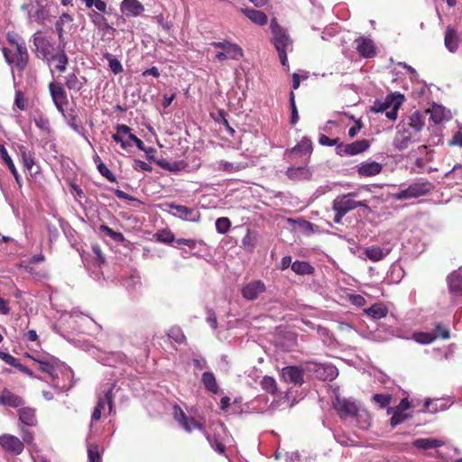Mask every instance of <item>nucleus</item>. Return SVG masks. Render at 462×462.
<instances>
[{
    "mask_svg": "<svg viewBox=\"0 0 462 462\" xmlns=\"http://www.w3.org/2000/svg\"><path fill=\"white\" fill-rule=\"evenodd\" d=\"M34 123L37 127L41 128L42 131L50 132L51 131V124L47 117L39 116L34 119Z\"/></svg>",
    "mask_w": 462,
    "mask_h": 462,
    "instance_id": "obj_60",
    "label": "nucleus"
},
{
    "mask_svg": "<svg viewBox=\"0 0 462 462\" xmlns=\"http://www.w3.org/2000/svg\"><path fill=\"white\" fill-rule=\"evenodd\" d=\"M231 226V221L227 217H218L216 220L217 232L225 234L228 232Z\"/></svg>",
    "mask_w": 462,
    "mask_h": 462,
    "instance_id": "obj_51",
    "label": "nucleus"
},
{
    "mask_svg": "<svg viewBox=\"0 0 462 462\" xmlns=\"http://www.w3.org/2000/svg\"><path fill=\"white\" fill-rule=\"evenodd\" d=\"M0 404L18 407L23 405V400L19 395L13 393V392L4 390L0 394Z\"/></svg>",
    "mask_w": 462,
    "mask_h": 462,
    "instance_id": "obj_31",
    "label": "nucleus"
},
{
    "mask_svg": "<svg viewBox=\"0 0 462 462\" xmlns=\"http://www.w3.org/2000/svg\"><path fill=\"white\" fill-rule=\"evenodd\" d=\"M65 49L66 48H60V44H58L56 52L52 51L51 57V61L56 62L55 69L60 72L65 71L69 63V57L65 51Z\"/></svg>",
    "mask_w": 462,
    "mask_h": 462,
    "instance_id": "obj_26",
    "label": "nucleus"
},
{
    "mask_svg": "<svg viewBox=\"0 0 462 462\" xmlns=\"http://www.w3.org/2000/svg\"><path fill=\"white\" fill-rule=\"evenodd\" d=\"M245 15L249 18L252 22L257 24H266L268 17L266 14L261 12V10L255 9H244Z\"/></svg>",
    "mask_w": 462,
    "mask_h": 462,
    "instance_id": "obj_39",
    "label": "nucleus"
},
{
    "mask_svg": "<svg viewBox=\"0 0 462 462\" xmlns=\"http://www.w3.org/2000/svg\"><path fill=\"white\" fill-rule=\"evenodd\" d=\"M161 167L167 169L171 171H180V169H183L185 167V164L183 162H166V161H162V162H159Z\"/></svg>",
    "mask_w": 462,
    "mask_h": 462,
    "instance_id": "obj_58",
    "label": "nucleus"
},
{
    "mask_svg": "<svg viewBox=\"0 0 462 462\" xmlns=\"http://www.w3.org/2000/svg\"><path fill=\"white\" fill-rule=\"evenodd\" d=\"M356 49L360 56L365 58L374 57L376 54V46L370 38L359 37L355 40Z\"/></svg>",
    "mask_w": 462,
    "mask_h": 462,
    "instance_id": "obj_19",
    "label": "nucleus"
},
{
    "mask_svg": "<svg viewBox=\"0 0 462 462\" xmlns=\"http://www.w3.org/2000/svg\"><path fill=\"white\" fill-rule=\"evenodd\" d=\"M271 31L273 33V42L277 52L279 53L281 64L289 69L288 51H291L293 49L290 35L287 34L286 31L283 30L280 24L276 23L275 20L271 21Z\"/></svg>",
    "mask_w": 462,
    "mask_h": 462,
    "instance_id": "obj_1",
    "label": "nucleus"
},
{
    "mask_svg": "<svg viewBox=\"0 0 462 462\" xmlns=\"http://www.w3.org/2000/svg\"><path fill=\"white\" fill-rule=\"evenodd\" d=\"M116 387V383H110L104 385L102 391L98 395V402L93 411L91 419L92 420H97L102 416V410L107 405L109 412L113 411V390Z\"/></svg>",
    "mask_w": 462,
    "mask_h": 462,
    "instance_id": "obj_6",
    "label": "nucleus"
},
{
    "mask_svg": "<svg viewBox=\"0 0 462 462\" xmlns=\"http://www.w3.org/2000/svg\"><path fill=\"white\" fill-rule=\"evenodd\" d=\"M309 171L306 167H290L287 170V175L290 179L306 178Z\"/></svg>",
    "mask_w": 462,
    "mask_h": 462,
    "instance_id": "obj_48",
    "label": "nucleus"
},
{
    "mask_svg": "<svg viewBox=\"0 0 462 462\" xmlns=\"http://www.w3.org/2000/svg\"><path fill=\"white\" fill-rule=\"evenodd\" d=\"M155 238L157 241L163 244H171L175 241L172 232L169 231V229H162V231L157 232L155 234Z\"/></svg>",
    "mask_w": 462,
    "mask_h": 462,
    "instance_id": "obj_50",
    "label": "nucleus"
},
{
    "mask_svg": "<svg viewBox=\"0 0 462 462\" xmlns=\"http://www.w3.org/2000/svg\"><path fill=\"white\" fill-rule=\"evenodd\" d=\"M434 189L433 184L430 181H417L412 182L406 189L393 193V197L397 200L412 199V198H419L429 194Z\"/></svg>",
    "mask_w": 462,
    "mask_h": 462,
    "instance_id": "obj_4",
    "label": "nucleus"
},
{
    "mask_svg": "<svg viewBox=\"0 0 462 462\" xmlns=\"http://www.w3.org/2000/svg\"><path fill=\"white\" fill-rule=\"evenodd\" d=\"M260 384L264 391L271 393V394L277 392V383L274 377L265 375L262 378Z\"/></svg>",
    "mask_w": 462,
    "mask_h": 462,
    "instance_id": "obj_47",
    "label": "nucleus"
},
{
    "mask_svg": "<svg viewBox=\"0 0 462 462\" xmlns=\"http://www.w3.org/2000/svg\"><path fill=\"white\" fill-rule=\"evenodd\" d=\"M32 42L38 56L51 64V57L53 52L52 42H51L47 37H43V35L38 33L32 35Z\"/></svg>",
    "mask_w": 462,
    "mask_h": 462,
    "instance_id": "obj_12",
    "label": "nucleus"
},
{
    "mask_svg": "<svg viewBox=\"0 0 462 462\" xmlns=\"http://www.w3.org/2000/svg\"><path fill=\"white\" fill-rule=\"evenodd\" d=\"M16 57L18 67L21 69L26 67L27 61L29 60V53L24 44L16 45Z\"/></svg>",
    "mask_w": 462,
    "mask_h": 462,
    "instance_id": "obj_45",
    "label": "nucleus"
},
{
    "mask_svg": "<svg viewBox=\"0 0 462 462\" xmlns=\"http://www.w3.org/2000/svg\"><path fill=\"white\" fill-rule=\"evenodd\" d=\"M282 377L286 382H291L294 384H301L304 382V372L296 365L284 366L282 369Z\"/></svg>",
    "mask_w": 462,
    "mask_h": 462,
    "instance_id": "obj_21",
    "label": "nucleus"
},
{
    "mask_svg": "<svg viewBox=\"0 0 462 462\" xmlns=\"http://www.w3.org/2000/svg\"><path fill=\"white\" fill-rule=\"evenodd\" d=\"M201 380L207 391L211 393H217L219 391L217 381L212 372H205L202 374Z\"/></svg>",
    "mask_w": 462,
    "mask_h": 462,
    "instance_id": "obj_41",
    "label": "nucleus"
},
{
    "mask_svg": "<svg viewBox=\"0 0 462 462\" xmlns=\"http://www.w3.org/2000/svg\"><path fill=\"white\" fill-rule=\"evenodd\" d=\"M168 336L179 344L185 341V334H183L180 327H171V328L168 330Z\"/></svg>",
    "mask_w": 462,
    "mask_h": 462,
    "instance_id": "obj_53",
    "label": "nucleus"
},
{
    "mask_svg": "<svg viewBox=\"0 0 462 462\" xmlns=\"http://www.w3.org/2000/svg\"><path fill=\"white\" fill-rule=\"evenodd\" d=\"M104 58L107 60L109 69H111L114 74H120V72L124 71V67L121 60L116 59V57L112 55V53L105 52Z\"/></svg>",
    "mask_w": 462,
    "mask_h": 462,
    "instance_id": "obj_44",
    "label": "nucleus"
},
{
    "mask_svg": "<svg viewBox=\"0 0 462 462\" xmlns=\"http://www.w3.org/2000/svg\"><path fill=\"white\" fill-rule=\"evenodd\" d=\"M130 135L134 134L129 126H126V125H117L116 133L112 135V139L116 143H120L123 149H127V147H131V143L127 141L126 136L130 139Z\"/></svg>",
    "mask_w": 462,
    "mask_h": 462,
    "instance_id": "obj_24",
    "label": "nucleus"
},
{
    "mask_svg": "<svg viewBox=\"0 0 462 462\" xmlns=\"http://www.w3.org/2000/svg\"><path fill=\"white\" fill-rule=\"evenodd\" d=\"M22 9L27 12L28 20L30 22L35 21L40 24L45 23V21L48 20L50 16V10L40 2L36 3L35 9L32 3L23 5Z\"/></svg>",
    "mask_w": 462,
    "mask_h": 462,
    "instance_id": "obj_10",
    "label": "nucleus"
},
{
    "mask_svg": "<svg viewBox=\"0 0 462 462\" xmlns=\"http://www.w3.org/2000/svg\"><path fill=\"white\" fill-rule=\"evenodd\" d=\"M448 288L454 293H462V273L461 272H453L448 277Z\"/></svg>",
    "mask_w": 462,
    "mask_h": 462,
    "instance_id": "obj_38",
    "label": "nucleus"
},
{
    "mask_svg": "<svg viewBox=\"0 0 462 462\" xmlns=\"http://www.w3.org/2000/svg\"><path fill=\"white\" fill-rule=\"evenodd\" d=\"M412 445L417 448L430 449L444 446L445 441L436 438H419L412 441Z\"/></svg>",
    "mask_w": 462,
    "mask_h": 462,
    "instance_id": "obj_29",
    "label": "nucleus"
},
{
    "mask_svg": "<svg viewBox=\"0 0 462 462\" xmlns=\"http://www.w3.org/2000/svg\"><path fill=\"white\" fill-rule=\"evenodd\" d=\"M0 157L6 163L10 172L14 175L15 181L21 185V177L15 168V164L4 145H0Z\"/></svg>",
    "mask_w": 462,
    "mask_h": 462,
    "instance_id": "obj_33",
    "label": "nucleus"
},
{
    "mask_svg": "<svg viewBox=\"0 0 462 462\" xmlns=\"http://www.w3.org/2000/svg\"><path fill=\"white\" fill-rule=\"evenodd\" d=\"M365 312L374 319H380L387 316L388 309L382 303H375L370 308L365 309Z\"/></svg>",
    "mask_w": 462,
    "mask_h": 462,
    "instance_id": "obj_37",
    "label": "nucleus"
},
{
    "mask_svg": "<svg viewBox=\"0 0 462 462\" xmlns=\"http://www.w3.org/2000/svg\"><path fill=\"white\" fill-rule=\"evenodd\" d=\"M403 99V95L401 93H392L383 100L376 99L371 110L374 113H385V116L393 121L398 117V109L402 106Z\"/></svg>",
    "mask_w": 462,
    "mask_h": 462,
    "instance_id": "obj_2",
    "label": "nucleus"
},
{
    "mask_svg": "<svg viewBox=\"0 0 462 462\" xmlns=\"http://www.w3.org/2000/svg\"><path fill=\"white\" fill-rule=\"evenodd\" d=\"M391 249H382L380 246H369L365 250V254L370 261L377 262L385 258L389 254Z\"/></svg>",
    "mask_w": 462,
    "mask_h": 462,
    "instance_id": "obj_35",
    "label": "nucleus"
},
{
    "mask_svg": "<svg viewBox=\"0 0 462 462\" xmlns=\"http://www.w3.org/2000/svg\"><path fill=\"white\" fill-rule=\"evenodd\" d=\"M388 413H392V418L390 420V424L392 427H396V425L402 423L405 420H407V415L399 411L397 406L395 408H390L387 410Z\"/></svg>",
    "mask_w": 462,
    "mask_h": 462,
    "instance_id": "obj_46",
    "label": "nucleus"
},
{
    "mask_svg": "<svg viewBox=\"0 0 462 462\" xmlns=\"http://www.w3.org/2000/svg\"><path fill=\"white\" fill-rule=\"evenodd\" d=\"M266 291V285L261 280H254L246 283L242 290L241 293L246 300H255L260 294Z\"/></svg>",
    "mask_w": 462,
    "mask_h": 462,
    "instance_id": "obj_18",
    "label": "nucleus"
},
{
    "mask_svg": "<svg viewBox=\"0 0 462 462\" xmlns=\"http://www.w3.org/2000/svg\"><path fill=\"white\" fill-rule=\"evenodd\" d=\"M74 21L72 15L68 13H63L55 21V31L57 32L59 44L60 47H66L67 38L65 36L64 25L70 24Z\"/></svg>",
    "mask_w": 462,
    "mask_h": 462,
    "instance_id": "obj_20",
    "label": "nucleus"
},
{
    "mask_svg": "<svg viewBox=\"0 0 462 462\" xmlns=\"http://www.w3.org/2000/svg\"><path fill=\"white\" fill-rule=\"evenodd\" d=\"M356 196V192H349L346 195L336 197L332 205L333 211L336 213L333 217L334 222L341 223L344 216L356 208L367 207L365 202H357V200H355L354 197Z\"/></svg>",
    "mask_w": 462,
    "mask_h": 462,
    "instance_id": "obj_3",
    "label": "nucleus"
},
{
    "mask_svg": "<svg viewBox=\"0 0 462 462\" xmlns=\"http://www.w3.org/2000/svg\"><path fill=\"white\" fill-rule=\"evenodd\" d=\"M291 270L298 275H310L315 272V268L306 261L292 262Z\"/></svg>",
    "mask_w": 462,
    "mask_h": 462,
    "instance_id": "obj_40",
    "label": "nucleus"
},
{
    "mask_svg": "<svg viewBox=\"0 0 462 462\" xmlns=\"http://www.w3.org/2000/svg\"><path fill=\"white\" fill-rule=\"evenodd\" d=\"M411 143H414V135H412L411 131H410L406 121L402 120L397 126V132L393 140V145L396 150L402 151L407 149Z\"/></svg>",
    "mask_w": 462,
    "mask_h": 462,
    "instance_id": "obj_8",
    "label": "nucleus"
},
{
    "mask_svg": "<svg viewBox=\"0 0 462 462\" xmlns=\"http://www.w3.org/2000/svg\"><path fill=\"white\" fill-rule=\"evenodd\" d=\"M18 413H19V419L23 424L35 425L37 423V419H36L34 409L23 408V409L19 410Z\"/></svg>",
    "mask_w": 462,
    "mask_h": 462,
    "instance_id": "obj_42",
    "label": "nucleus"
},
{
    "mask_svg": "<svg viewBox=\"0 0 462 462\" xmlns=\"http://www.w3.org/2000/svg\"><path fill=\"white\" fill-rule=\"evenodd\" d=\"M248 167L247 162H228V161L221 160L217 162V171L227 172V174H234Z\"/></svg>",
    "mask_w": 462,
    "mask_h": 462,
    "instance_id": "obj_28",
    "label": "nucleus"
},
{
    "mask_svg": "<svg viewBox=\"0 0 462 462\" xmlns=\"http://www.w3.org/2000/svg\"><path fill=\"white\" fill-rule=\"evenodd\" d=\"M88 457L90 462H98L100 460L99 449L97 445L88 446Z\"/></svg>",
    "mask_w": 462,
    "mask_h": 462,
    "instance_id": "obj_57",
    "label": "nucleus"
},
{
    "mask_svg": "<svg viewBox=\"0 0 462 462\" xmlns=\"http://www.w3.org/2000/svg\"><path fill=\"white\" fill-rule=\"evenodd\" d=\"M88 16L92 22L93 24L96 25V27L102 29L105 31V29H112V27L109 25L107 19L104 15H102L101 13L96 12V10H92Z\"/></svg>",
    "mask_w": 462,
    "mask_h": 462,
    "instance_id": "obj_43",
    "label": "nucleus"
},
{
    "mask_svg": "<svg viewBox=\"0 0 462 462\" xmlns=\"http://www.w3.org/2000/svg\"><path fill=\"white\" fill-rule=\"evenodd\" d=\"M373 400L375 403H377L381 409H383V407H386L389 405L392 395L391 394H382V393H375L373 395Z\"/></svg>",
    "mask_w": 462,
    "mask_h": 462,
    "instance_id": "obj_54",
    "label": "nucleus"
},
{
    "mask_svg": "<svg viewBox=\"0 0 462 462\" xmlns=\"http://www.w3.org/2000/svg\"><path fill=\"white\" fill-rule=\"evenodd\" d=\"M206 312H207V322L209 324V326L212 328V329H217V316L214 312V310H212V309H206Z\"/></svg>",
    "mask_w": 462,
    "mask_h": 462,
    "instance_id": "obj_61",
    "label": "nucleus"
},
{
    "mask_svg": "<svg viewBox=\"0 0 462 462\" xmlns=\"http://www.w3.org/2000/svg\"><path fill=\"white\" fill-rule=\"evenodd\" d=\"M334 437L336 441H337L340 445L343 446H350L353 445L354 443L352 439L348 438L347 435L344 433H336Z\"/></svg>",
    "mask_w": 462,
    "mask_h": 462,
    "instance_id": "obj_62",
    "label": "nucleus"
},
{
    "mask_svg": "<svg viewBox=\"0 0 462 462\" xmlns=\"http://www.w3.org/2000/svg\"><path fill=\"white\" fill-rule=\"evenodd\" d=\"M0 446L11 454H21L23 449V441L12 434L0 435Z\"/></svg>",
    "mask_w": 462,
    "mask_h": 462,
    "instance_id": "obj_17",
    "label": "nucleus"
},
{
    "mask_svg": "<svg viewBox=\"0 0 462 462\" xmlns=\"http://www.w3.org/2000/svg\"><path fill=\"white\" fill-rule=\"evenodd\" d=\"M427 115L426 110L423 113L414 112L405 119L407 126L414 136L413 143L420 142V133L425 127Z\"/></svg>",
    "mask_w": 462,
    "mask_h": 462,
    "instance_id": "obj_11",
    "label": "nucleus"
},
{
    "mask_svg": "<svg viewBox=\"0 0 462 462\" xmlns=\"http://www.w3.org/2000/svg\"><path fill=\"white\" fill-rule=\"evenodd\" d=\"M120 10L127 16H139L144 11V6L138 0H123Z\"/></svg>",
    "mask_w": 462,
    "mask_h": 462,
    "instance_id": "obj_23",
    "label": "nucleus"
},
{
    "mask_svg": "<svg viewBox=\"0 0 462 462\" xmlns=\"http://www.w3.org/2000/svg\"><path fill=\"white\" fill-rule=\"evenodd\" d=\"M460 42V38L456 29L452 26H448L444 36V44L449 52H457Z\"/></svg>",
    "mask_w": 462,
    "mask_h": 462,
    "instance_id": "obj_22",
    "label": "nucleus"
},
{
    "mask_svg": "<svg viewBox=\"0 0 462 462\" xmlns=\"http://www.w3.org/2000/svg\"><path fill=\"white\" fill-rule=\"evenodd\" d=\"M0 358L9 365L15 367V357L13 355L8 354V352H5L0 350Z\"/></svg>",
    "mask_w": 462,
    "mask_h": 462,
    "instance_id": "obj_64",
    "label": "nucleus"
},
{
    "mask_svg": "<svg viewBox=\"0 0 462 462\" xmlns=\"http://www.w3.org/2000/svg\"><path fill=\"white\" fill-rule=\"evenodd\" d=\"M49 89L51 96L52 97V101L56 106L57 109L63 115L64 114V106L68 103L67 99V92L64 89L63 86L60 84H56V82H50Z\"/></svg>",
    "mask_w": 462,
    "mask_h": 462,
    "instance_id": "obj_14",
    "label": "nucleus"
},
{
    "mask_svg": "<svg viewBox=\"0 0 462 462\" xmlns=\"http://www.w3.org/2000/svg\"><path fill=\"white\" fill-rule=\"evenodd\" d=\"M86 81L85 77H79L75 71H72L65 77V86L75 92H79V90L83 88L84 85H86Z\"/></svg>",
    "mask_w": 462,
    "mask_h": 462,
    "instance_id": "obj_30",
    "label": "nucleus"
},
{
    "mask_svg": "<svg viewBox=\"0 0 462 462\" xmlns=\"http://www.w3.org/2000/svg\"><path fill=\"white\" fill-rule=\"evenodd\" d=\"M436 338L437 337H442V338H449V332L447 328V327L439 325L435 326V332H434Z\"/></svg>",
    "mask_w": 462,
    "mask_h": 462,
    "instance_id": "obj_63",
    "label": "nucleus"
},
{
    "mask_svg": "<svg viewBox=\"0 0 462 462\" xmlns=\"http://www.w3.org/2000/svg\"><path fill=\"white\" fill-rule=\"evenodd\" d=\"M23 163L28 171H31L34 164V159L31 152H27L26 150L22 151Z\"/></svg>",
    "mask_w": 462,
    "mask_h": 462,
    "instance_id": "obj_59",
    "label": "nucleus"
},
{
    "mask_svg": "<svg viewBox=\"0 0 462 462\" xmlns=\"http://www.w3.org/2000/svg\"><path fill=\"white\" fill-rule=\"evenodd\" d=\"M38 363H39V369L42 370L43 373L48 374L50 375V377H51L55 387H59V388L65 387V384H61L59 382V374L61 373V369L57 368V366H54L53 365H51L50 362L38 361Z\"/></svg>",
    "mask_w": 462,
    "mask_h": 462,
    "instance_id": "obj_25",
    "label": "nucleus"
},
{
    "mask_svg": "<svg viewBox=\"0 0 462 462\" xmlns=\"http://www.w3.org/2000/svg\"><path fill=\"white\" fill-rule=\"evenodd\" d=\"M173 416L187 431H191L193 429L202 430L204 428L202 423L198 422V420L192 419V417L187 416L183 410L178 405H175L173 408Z\"/></svg>",
    "mask_w": 462,
    "mask_h": 462,
    "instance_id": "obj_16",
    "label": "nucleus"
},
{
    "mask_svg": "<svg viewBox=\"0 0 462 462\" xmlns=\"http://www.w3.org/2000/svg\"><path fill=\"white\" fill-rule=\"evenodd\" d=\"M290 106H291V123L292 125H295L296 122L299 121V113H298V109L296 106L295 95H294L293 91H291L290 93Z\"/></svg>",
    "mask_w": 462,
    "mask_h": 462,
    "instance_id": "obj_55",
    "label": "nucleus"
},
{
    "mask_svg": "<svg viewBox=\"0 0 462 462\" xmlns=\"http://www.w3.org/2000/svg\"><path fill=\"white\" fill-rule=\"evenodd\" d=\"M333 406L341 420H346L347 417H355L357 412L358 402L353 398L340 397L336 394L333 399Z\"/></svg>",
    "mask_w": 462,
    "mask_h": 462,
    "instance_id": "obj_7",
    "label": "nucleus"
},
{
    "mask_svg": "<svg viewBox=\"0 0 462 462\" xmlns=\"http://www.w3.org/2000/svg\"><path fill=\"white\" fill-rule=\"evenodd\" d=\"M243 50L239 45L235 42H225V47L222 51H217L215 55V60L222 61L226 60H238L243 57Z\"/></svg>",
    "mask_w": 462,
    "mask_h": 462,
    "instance_id": "obj_15",
    "label": "nucleus"
},
{
    "mask_svg": "<svg viewBox=\"0 0 462 462\" xmlns=\"http://www.w3.org/2000/svg\"><path fill=\"white\" fill-rule=\"evenodd\" d=\"M206 438L209 441L211 448H214L217 452H225L226 443L228 439V434H226V431L222 423L217 424L215 427L213 434H206Z\"/></svg>",
    "mask_w": 462,
    "mask_h": 462,
    "instance_id": "obj_9",
    "label": "nucleus"
},
{
    "mask_svg": "<svg viewBox=\"0 0 462 462\" xmlns=\"http://www.w3.org/2000/svg\"><path fill=\"white\" fill-rule=\"evenodd\" d=\"M427 112L430 114V119L434 124H440V122L449 120L451 117L449 110H446L445 106L439 105H433L431 109L427 110Z\"/></svg>",
    "mask_w": 462,
    "mask_h": 462,
    "instance_id": "obj_27",
    "label": "nucleus"
},
{
    "mask_svg": "<svg viewBox=\"0 0 462 462\" xmlns=\"http://www.w3.org/2000/svg\"><path fill=\"white\" fill-rule=\"evenodd\" d=\"M381 169L382 164L375 162V161H370L359 164L357 172L363 176H374L379 174Z\"/></svg>",
    "mask_w": 462,
    "mask_h": 462,
    "instance_id": "obj_32",
    "label": "nucleus"
},
{
    "mask_svg": "<svg viewBox=\"0 0 462 462\" xmlns=\"http://www.w3.org/2000/svg\"><path fill=\"white\" fill-rule=\"evenodd\" d=\"M295 152L310 153L312 151V143L308 138H303L301 142L293 148Z\"/></svg>",
    "mask_w": 462,
    "mask_h": 462,
    "instance_id": "obj_52",
    "label": "nucleus"
},
{
    "mask_svg": "<svg viewBox=\"0 0 462 462\" xmlns=\"http://www.w3.org/2000/svg\"><path fill=\"white\" fill-rule=\"evenodd\" d=\"M306 370L315 377L324 381H333L339 374L337 367L331 365V363H319L315 361L307 362Z\"/></svg>",
    "mask_w": 462,
    "mask_h": 462,
    "instance_id": "obj_5",
    "label": "nucleus"
},
{
    "mask_svg": "<svg viewBox=\"0 0 462 462\" xmlns=\"http://www.w3.org/2000/svg\"><path fill=\"white\" fill-rule=\"evenodd\" d=\"M413 338L420 344H430V342L436 340V336L434 333L420 332L414 333Z\"/></svg>",
    "mask_w": 462,
    "mask_h": 462,
    "instance_id": "obj_49",
    "label": "nucleus"
},
{
    "mask_svg": "<svg viewBox=\"0 0 462 462\" xmlns=\"http://www.w3.org/2000/svg\"><path fill=\"white\" fill-rule=\"evenodd\" d=\"M356 424L360 429H368L371 424V415L367 410L357 404V412L355 416Z\"/></svg>",
    "mask_w": 462,
    "mask_h": 462,
    "instance_id": "obj_34",
    "label": "nucleus"
},
{
    "mask_svg": "<svg viewBox=\"0 0 462 462\" xmlns=\"http://www.w3.org/2000/svg\"><path fill=\"white\" fill-rule=\"evenodd\" d=\"M166 207L172 211L174 216L177 217L182 218L185 221H199V211L193 209V208H189L185 206H180V204L175 203H166Z\"/></svg>",
    "mask_w": 462,
    "mask_h": 462,
    "instance_id": "obj_13",
    "label": "nucleus"
},
{
    "mask_svg": "<svg viewBox=\"0 0 462 462\" xmlns=\"http://www.w3.org/2000/svg\"><path fill=\"white\" fill-rule=\"evenodd\" d=\"M98 171L104 178H106L111 182H116V178L113 171L109 170V168L106 167V165L103 162L98 163Z\"/></svg>",
    "mask_w": 462,
    "mask_h": 462,
    "instance_id": "obj_56",
    "label": "nucleus"
},
{
    "mask_svg": "<svg viewBox=\"0 0 462 462\" xmlns=\"http://www.w3.org/2000/svg\"><path fill=\"white\" fill-rule=\"evenodd\" d=\"M367 149H369V142L366 139H362L344 146V152L346 154H357L364 152Z\"/></svg>",
    "mask_w": 462,
    "mask_h": 462,
    "instance_id": "obj_36",
    "label": "nucleus"
}]
</instances>
